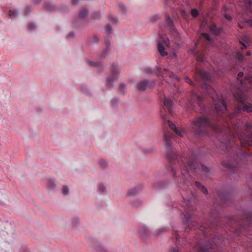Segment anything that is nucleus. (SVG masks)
<instances>
[{
  "label": "nucleus",
  "mask_w": 252,
  "mask_h": 252,
  "mask_svg": "<svg viewBox=\"0 0 252 252\" xmlns=\"http://www.w3.org/2000/svg\"><path fill=\"white\" fill-rule=\"evenodd\" d=\"M210 29L211 31L216 35H218L221 32V29L218 28L216 25H212L210 26Z\"/></svg>",
  "instance_id": "obj_19"
},
{
  "label": "nucleus",
  "mask_w": 252,
  "mask_h": 252,
  "mask_svg": "<svg viewBox=\"0 0 252 252\" xmlns=\"http://www.w3.org/2000/svg\"><path fill=\"white\" fill-rule=\"evenodd\" d=\"M33 1L34 3L38 4L40 2L41 0H33Z\"/></svg>",
  "instance_id": "obj_54"
},
{
  "label": "nucleus",
  "mask_w": 252,
  "mask_h": 252,
  "mask_svg": "<svg viewBox=\"0 0 252 252\" xmlns=\"http://www.w3.org/2000/svg\"><path fill=\"white\" fill-rule=\"evenodd\" d=\"M158 15H154L150 18V20L151 22H155L157 20H158Z\"/></svg>",
  "instance_id": "obj_41"
},
{
  "label": "nucleus",
  "mask_w": 252,
  "mask_h": 252,
  "mask_svg": "<svg viewBox=\"0 0 252 252\" xmlns=\"http://www.w3.org/2000/svg\"><path fill=\"white\" fill-rule=\"evenodd\" d=\"M119 72L118 67L116 65L112 64V75L110 78L107 79L105 85L107 86H112L114 81L116 78V75Z\"/></svg>",
  "instance_id": "obj_14"
},
{
  "label": "nucleus",
  "mask_w": 252,
  "mask_h": 252,
  "mask_svg": "<svg viewBox=\"0 0 252 252\" xmlns=\"http://www.w3.org/2000/svg\"><path fill=\"white\" fill-rule=\"evenodd\" d=\"M241 153H242L243 155L246 154V153L245 152L241 151L240 152Z\"/></svg>",
  "instance_id": "obj_57"
},
{
  "label": "nucleus",
  "mask_w": 252,
  "mask_h": 252,
  "mask_svg": "<svg viewBox=\"0 0 252 252\" xmlns=\"http://www.w3.org/2000/svg\"><path fill=\"white\" fill-rule=\"evenodd\" d=\"M222 149L228 153L230 156H231L232 153L234 154L235 157H233L234 162L229 161H223L222 165L224 167L228 168L232 172L235 173L237 171V169L240 167L239 163L236 161V158H239V156L236 153L238 150H240L238 148L237 145L232 140V141H229L226 143H222Z\"/></svg>",
  "instance_id": "obj_6"
},
{
  "label": "nucleus",
  "mask_w": 252,
  "mask_h": 252,
  "mask_svg": "<svg viewBox=\"0 0 252 252\" xmlns=\"http://www.w3.org/2000/svg\"><path fill=\"white\" fill-rule=\"evenodd\" d=\"M213 242L215 245H219L220 244V238L218 235L215 236H212Z\"/></svg>",
  "instance_id": "obj_25"
},
{
  "label": "nucleus",
  "mask_w": 252,
  "mask_h": 252,
  "mask_svg": "<svg viewBox=\"0 0 252 252\" xmlns=\"http://www.w3.org/2000/svg\"><path fill=\"white\" fill-rule=\"evenodd\" d=\"M18 15L17 12L15 10H9V16L11 17L14 18Z\"/></svg>",
  "instance_id": "obj_32"
},
{
  "label": "nucleus",
  "mask_w": 252,
  "mask_h": 252,
  "mask_svg": "<svg viewBox=\"0 0 252 252\" xmlns=\"http://www.w3.org/2000/svg\"><path fill=\"white\" fill-rule=\"evenodd\" d=\"M32 10V7L30 6H27L25 7L24 11V15L25 16L28 15Z\"/></svg>",
  "instance_id": "obj_31"
},
{
  "label": "nucleus",
  "mask_w": 252,
  "mask_h": 252,
  "mask_svg": "<svg viewBox=\"0 0 252 252\" xmlns=\"http://www.w3.org/2000/svg\"><path fill=\"white\" fill-rule=\"evenodd\" d=\"M170 252H180L177 247H172L170 249Z\"/></svg>",
  "instance_id": "obj_44"
},
{
  "label": "nucleus",
  "mask_w": 252,
  "mask_h": 252,
  "mask_svg": "<svg viewBox=\"0 0 252 252\" xmlns=\"http://www.w3.org/2000/svg\"><path fill=\"white\" fill-rule=\"evenodd\" d=\"M195 185L204 194L207 193V189L204 186H203L199 182H195Z\"/></svg>",
  "instance_id": "obj_22"
},
{
  "label": "nucleus",
  "mask_w": 252,
  "mask_h": 252,
  "mask_svg": "<svg viewBox=\"0 0 252 252\" xmlns=\"http://www.w3.org/2000/svg\"><path fill=\"white\" fill-rule=\"evenodd\" d=\"M157 74L158 76H161L163 80H166V82L170 81V83L175 84L176 82L180 80L179 78L173 72L168 69L159 67H157Z\"/></svg>",
  "instance_id": "obj_8"
},
{
  "label": "nucleus",
  "mask_w": 252,
  "mask_h": 252,
  "mask_svg": "<svg viewBox=\"0 0 252 252\" xmlns=\"http://www.w3.org/2000/svg\"><path fill=\"white\" fill-rule=\"evenodd\" d=\"M169 46V41L167 36L165 35H160L158 40V52L161 56H164L167 55V52L164 50L165 47Z\"/></svg>",
  "instance_id": "obj_9"
},
{
  "label": "nucleus",
  "mask_w": 252,
  "mask_h": 252,
  "mask_svg": "<svg viewBox=\"0 0 252 252\" xmlns=\"http://www.w3.org/2000/svg\"><path fill=\"white\" fill-rule=\"evenodd\" d=\"M192 128L197 134H207L209 129H212L217 132H221L222 129L215 120H211L208 115H203L196 117L192 122Z\"/></svg>",
  "instance_id": "obj_4"
},
{
  "label": "nucleus",
  "mask_w": 252,
  "mask_h": 252,
  "mask_svg": "<svg viewBox=\"0 0 252 252\" xmlns=\"http://www.w3.org/2000/svg\"><path fill=\"white\" fill-rule=\"evenodd\" d=\"M105 44L106 45V49H105L103 51V53L101 55V57H103L104 55V54H105L106 53V52L107 51V50H108V47H109V45H110V40H109V39L108 38H106L105 39Z\"/></svg>",
  "instance_id": "obj_27"
},
{
  "label": "nucleus",
  "mask_w": 252,
  "mask_h": 252,
  "mask_svg": "<svg viewBox=\"0 0 252 252\" xmlns=\"http://www.w3.org/2000/svg\"><path fill=\"white\" fill-rule=\"evenodd\" d=\"M174 239L176 240V243L178 244H180V237L178 235V234L175 232V234L174 235Z\"/></svg>",
  "instance_id": "obj_34"
},
{
  "label": "nucleus",
  "mask_w": 252,
  "mask_h": 252,
  "mask_svg": "<svg viewBox=\"0 0 252 252\" xmlns=\"http://www.w3.org/2000/svg\"><path fill=\"white\" fill-rule=\"evenodd\" d=\"M140 191L139 188H134L128 191V194L129 195H136Z\"/></svg>",
  "instance_id": "obj_23"
},
{
  "label": "nucleus",
  "mask_w": 252,
  "mask_h": 252,
  "mask_svg": "<svg viewBox=\"0 0 252 252\" xmlns=\"http://www.w3.org/2000/svg\"><path fill=\"white\" fill-rule=\"evenodd\" d=\"M240 81L243 90L248 91L250 89H252V76H246L245 80H240Z\"/></svg>",
  "instance_id": "obj_15"
},
{
  "label": "nucleus",
  "mask_w": 252,
  "mask_h": 252,
  "mask_svg": "<svg viewBox=\"0 0 252 252\" xmlns=\"http://www.w3.org/2000/svg\"><path fill=\"white\" fill-rule=\"evenodd\" d=\"M106 30V31H107L108 33H111L112 28H111V27L110 25H107Z\"/></svg>",
  "instance_id": "obj_45"
},
{
  "label": "nucleus",
  "mask_w": 252,
  "mask_h": 252,
  "mask_svg": "<svg viewBox=\"0 0 252 252\" xmlns=\"http://www.w3.org/2000/svg\"><path fill=\"white\" fill-rule=\"evenodd\" d=\"M183 197V199L187 202V208H186L183 213L184 216V222L187 224L186 227V230L189 228V230H195L197 228L200 231L199 233L204 237L205 240L207 238V234L209 232L210 229L213 227L214 224L216 223H218V221L215 222H211V224L207 227L202 225H199L198 223L194 222L192 220V216H193L192 210L190 208L189 205L190 204V200L194 197V195L191 192L189 196H186L184 192L181 193Z\"/></svg>",
  "instance_id": "obj_3"
},
{
  "label": "nucleus",
  "mask_w": 252,
  "mask_h": 252,
  "mask_svg": "<svg viewBox=\"0 0 252 252\" xmlns=\"http://www.w3.org/2000/svg\"><path fill=\"white\" fill-rule=\"evenodd\" d=\"M181 13H182V14L183 16H185V14H186V12L185 11L183 10L181 11Z\"/></svg>",
  "instance_id": "obj_55"
},
{
  "label": "nucleus",
  "mask_w": 252,
  "mask_h": 252,
  "mask_svg": "<svg viewBox=\"0 0 252 252\" xmlns=\"http://www.w3.org/2000/svg\"><path fill=\"white\" fill-rule=\"evenodd\" d=\"M98 187L99 190L101 192H104L105 190V188L104 186L101 184H99L98 185Z\"/></svg>",
  "instance_id": "obj_40"
},
{
  "label": "nucleus",
  "mask_w": 252,
  "mask_h": 252,
  "mask_svg": "<svg viewBox=\"0 0 252 252\" xmlns=\"http://www.w3.org/2000/svg\"><path fill=\"white\" fill-rule=\"evenodd\" d=\"M100 164L102 167H105L107 166V163L106 161L101 160L100 161Z\"/></svg>",
  "instance_id": "obj_42"
},
{
  "label": "nucleus",
  "mask_w": 252,
  "mask_h": 252,
  "mask_svg": "<svg viewBox=\"0 0 252 252\" xmlns=\"http://www.w3.org/2000/svg\"><path fill=\"white\" fill-rule=\"evenodd\" d=\"M189 103L193 107H194L195 104H197L200 108V113L206 112V107L204 105V100L202 97L197 94H194Z\"/></svg>",
  "instance_id": "obj_10"
},
{
  "label": "nucleus",
  "mask_w": 252,
  "mask_h": 252,
  "mask_svg": "<svg viewBox=\"0 0 252 252\" xmlns=\"http://www.w3.org/2000/svg\"><path fill=\"white\" fill-rule=\"evenodd\" d=\"M191 14L194 17H196L198 15V11L196 9H192L191 10Z\"/></svg>",
  "instance_id": "obj_35"
},
{
  "label": "nucleus",
  "mask_w": 252,
  "mask_h": 252,
  "mask_svg": "<svg viewBox=\"0 0 252 252\" xmlns=\"http://www.w3.org/2000/svg\"><path fill=\"white\" fill-rule=\"evenodd\" d=\"M211 216L212 217H214L213 216V214H212V213H211Z\"/></svg>",
  "instance_id": "obj_58"
},
{
  "label": "nucleus",
  "mask_w": 252,
  "mask_h": 252,
  "mask_svg": "<svg viewBox=\"0 0 252 252\" xmlns=\"http://www.w3.org/2000/svg\"><path fill=\"white\" fill-rule=\"evenodd\" d=\"M244 222L249 224H252V213L245 214L242 220H238L235 217H232L229 220V223L231 225L234 224L235 226L237 228L234 229L235 233H239L242 230L246 229Z\"/></svg>",
  "instance_id": "obj_7"
},
{
  "label": "nucleus",
  "mask_w": 252,
  "mask_h": 252,
  "mask_svg": "<svg viewBox=\"0 0 252 252\" xmlns=\"http://www.w3.org/2000/svg\"><path fill=\"white\" fill-rule=\"evenodd\" d=\"M88 64H89L91 66H95L98 67L99 70H101L102 68L101 64L100 63L98 62H88Z\"/></svg>",
  "instance_id": "obj_26"
},
{
  "label": "nucleus",
  "mask_w": 252,
  "mask_h": 252,
  "mask_svg": "<svg viewBox=\"0 0 252 252\" xmlns=\"http://www.w3.org/2000/svg\"><path fill=\"white\" fill-rule=\"evenodd\" d=\"M239 42L242 45L241 49H243L244 48H246V44H249L250 43V39L249 36L246 35H244L243 36Z\"/></svg>",
  "instance_id": "obj_18"
},
{
  "label": "nucleus",
  "mask_w": 252,
  "mask_h": 252,
  "mask_svg": "<svg viewBox=\"0 0 252 252\" xmlns=\"http://www.w3.org/2000/svg\"><path fill=\"white\" fill-rule=\"evenodd\" d=\"M126 88V85L124 84H121L119 85V88L121 90H123Z\"/></svg>",
  "instance_id": "obj_51"
},
{
  "label": "nucleus",
  "mask_w": 252,
  "mask_h": 252,
  "mask_svg": "<svg viewBox=\"0 0 252 252\" xmlns=\"http://www.w3.org/2000/svg\"><path fill=\"white\" fill-rule=\"evenodd\" d=\"M185 81L187 83L191 85H194L193 82L190 78H189V77H186L185 78Z\"/></svg>",
  "instance_id": "obj_39"
},
{
  "label": "nucleus",
  "mask_w": 252,
  "mask_h": 252,
  "mask_svg": "<svg viewBox=\"0 0 252 252\" xmlns=\"http://www.w3.org/2000/svg\"><path fill=\"white\" fill-rule=\"evenodd\" d=\"M99 16H100L99 12H95V13L94 14V15L93 16V18L94 19H96V18H98L99 17Z\"/></svg>",
  "instance_id": "obj_47"
},
{
  "label": "nucleus",
  "mask_w": 252,
  "mask_h": 252,
  "mask_svg": "<svg viewBox=\"0 0 252 252\" xmlns=\"http://www.w3.org/2000/svg\"><path fill=\"white\" fill-rule=\"evenodd\" d=\"M28 27L30 30H33L35 28V25L33 23H29Z\"/></svg>",
  "instance_id": "obj_43"
},
{
  "label": "nucleus",
  "mask_w": 252,
  "mask_h": 252,
  "mask_svg": "<svg viewBox=\"0 0 252 252\" xmlns=\"http://www.w3.org/2000/svg\"><path fill=\"white\" fill-rule=\"evenodd\" d=\"M218 196L220 199L221 203L222 204H225L228 199V195L227 194H218Z\"/></svg>",
  "instance_id": "obj_24"
},
{
  "label": "nucleus",
  "mask_w": 252,
  "mask_h": 252,
  "mask_svg": "<svg viewBox=\"0 0 252 252\" xmlns=\"http://www.w3.org/2000/svg\"><path fill=\"white\" fill-rule=\"evenodd\" d=\"M173 134L167 129L164 130V139L167 147L166 156L169 161L168 171L171 172L174 177L180 176L177 170H180L181 177L184 180V184L188 187L191 185V179L198 167L197 156L194 152H190L186 156L179 155L177 151L172 147L171 139Z\"/></svg>",
  "instance_id": "obj_2"
},
{
  "label": "nucleus",
  "mask_w": 252,
  "mask_h": 252,
  "mask_svg": "<svg viewBox=\"0 0 252 252\" xmlns=\"http://www.w3.org/2000/svg\"><path fill=\"white\" fill-rule=\"evenodd\" d=\"M251 55V52L250 51H247L246 53L247 56H250Z\"/></svg>",
  "instance_id": "obj_56"
},
{
  "label": "nucleus",
  "mask_w": 252,
  "mask_h": 252,
  "mask_svg": "<svg viewBox=\"0 0 252 252\" xmlns=\"http://www.w3.org/2000/svg\"><path fill=\"white\" fill-rule=\"evenodd\" d=\"M119 7L120 10H121L122 12H124L125 10V6L123 4H120L119 5Z\"/></svg>",
  "instance_id": "obj_46"
},
{
  "label": "nucleus",
  "mask_w": 252,
  "mask_h": 252,
  "mask_svg": "<svg viewBox=\"0 0 252 252\" xmlns=\"http://www.w3.org/2000/svg\"><path fill=\"white\" fill-rule=\"evenodd\" d=\"M246 24L252 27V20L246 18H242V21L238 23V26L240 28L243 29Z\"/></svg>",
  "instance_id": "obj_17"
},
{
  "label": "nucleus",
  "mask_w": 252,
  "mask_h": 252,
  "mask_svg": "<svg viewBox=\"0 0 252 252\" xmlns=\"http://www.w3.org/2000/svg\"><path fill=\"white\" fill-rule=\"evenodd\" d=\"M210 72L212 73L216 74L217 75L220 76L222 72L221 70V68L220 65H216L214 64V66L211 65V68L209 69Z\"/></svg>",
  "instance_id": "obj_16"
},
{
  "label": "nucleus",
  "mask_w": 252,
  "mask_h": 252,
  "mask_svg": "<svg viewBox=\"0 0 252 252\" xmlns=\"http://www.w3.org/2000/svg\"><path fill=\"white\" fill-rule=\"evenodd\" d=\"M236 57L239 61H242L244 58V54L241 51H238L236 53Z\"/></svg>",
  "instance_id": "obj_29"
},
{
  "label": "nucleus",
  "mask_w": 252,
  "mask_h": 252,
  "mask_svg": "<svg viewBox=\"0 0 252 252\" xmlns=\"http://www.w3.org/2000/svg\"><path fill=\"white\" fill-rule=\"evenodd\" d=\"M111 20L112 22H113V23H116L117 21V19L114 17H111Z\"/></svg>",
  "instance_id": "obj_53"
},
{
  "label": "nucleus",
  "mask_w": 252,
  "mask_h": 252,
  "mask_svg": "<svg viewBox=\"0 0 252 252\" xmlns=\"http://www.w3.org/2000/svg\"><path fill=\"white\" fill-rule=\"evenodd\" d=\"M244 76V73L243 72H240L238 74L237 79L238 80L240 79Z\"/></svg>",
  "instance_id": "obj_48"
},
{
  "label": "nucleus",
  "mask_w": 252,
  "mask_h": 252,
  "mask_svg": "<svg viewBox=\"0 0 252 252\" xmlns=\"http://www.w3.org/2000/svg\"><path fill=\"white\" fill-rule=\"evenodd\" d=\"M239 5L245 10V12L252 14V0H239Z\"/></svg>",
  "instance_id": "obj_13"
},
{
  "label": "nucleus",
  "mask_w": 252,
  "mask_h": 252,
  "mask_svg": "<svg viewBox=\"0 0 252 252\" xmlns=\"http://www.w3.org/2000/svg\"><path fill=\"white\" fill-rule=\"evenodd\" d=\"M69 192V189L66 186H64L62 189V193L64 195H67Z\"/></svg>",
  "instance_id": "obj_33"
},
{
  "label": "nucleus",
  "mask_w": 252,
  "mask_h": 252,
  "mask_svg": "<svg viewBox=\"0 0 252 252\" xmlns=\"http://www.w3.org/2000/svg\"><path fill=\"white\" fill-rule=\"evenodd\" d=\"M203 89L210 95L215 105V111L218 117L223 114L227 117L232 125V129L229 126L230 135L234 139H238L240 141L242 147L252 146V132L249 131L252 128V125L247 123L244 124L239 120H237V114L242 110L247 112L252 111V105L248 101L247 96L241 90H238L234 94V96L237 101L235 106V111L233 113L227 112L226 104L221 96L220 97L216 91L209 85L204 83L202 85Z\"/></svg>",
  "instance_id": "obj_1"
},
{
  "label": "nucleus",
  "mask_w": 252,
  "mask_h": 252,
  "mask_svg": "<svg viewBox=\"0 0 252 252\" xmlns=\"http://www.w3.org/2000/svg\"><path fill=\"white\" fill-rule=\"evenodd\" d=\"M88 11L85 9H82L79 13V18L81 20L84 19L88 15Z\"/></svg>",
  "instance_id": "obj_21"
},
{
  "label": "nucleus",
  "mask_w": 252,
  "mask_h": 252,
  "mask_svg": "<svg viewBox=\"0 0 252 252\" xmlns=\"http://www.w3.org/2000/svg\"><path fill=\"white\" fill-rule=\"evenodd\" d=\"M163 103L165 108L160 110V114L164 122V125L169 126L177 135L182 136V133L184 132V130L183 129L179 130L175 124L169 119L171 117L173 116L174 113L172 100L170 98L164 97Z\"/></svg>",
  "instance_id": "obj_5"
},
{
  "label": "nucleus",
  "mask_w": 252,
  "mask_h": 252,
  "mask_svg": "<svg viewBox=\"0 0 252 252\" xmlns=\"http://www.w3.org/2000/svg\"><path fill=\"white\" fill-rule=\"evenodd\" d=\"M196 58L198 62H204L205 61L204 55L203 53L198 54Z\"/></svg>",
  "instance_id": "obj_28"
},
{
  "label": "nucleus",
  "mask_w": 252,
  "mask_h": 252,
  "mask_svg": "<svg viewBox=\"0 0 252 252\" xmlns=\"http://www.w3.org/2000/svg\"><path fill=\"white\" fill-rule=\"evenodd\" d=\"M201 36L202 38L205 39L206 41L208 43H210L211 42V38L209 36V35L207 33H202Z\"/></svg>",
  "instance_id": "obj_30"
},
{
  "label": "nucleus",
  "mask_w": 252,
  "mask_h": 252,
  "mask_svg": "<svg viewBox=\"0 0 252 252\" xmlns=\"http://www.w3.org/2000/svg\"><path fill=\"white\" fill-rule=\"evenodd\" d=\"M74 36V33L72 32H71L68 34L67 36V37H73Z\"/></svg>",
  "instance_id": "obj_52"
},
{
  "label": "nucleus",
  "mask_w": 252,
  "mask_h": 252,
  "mask_svg": "<svg viewBox=\"0 0 252 252\" xmlns=\"http://www.w3.org/2000/svg\"><path fill=\"white\" fill-rule=\"evenodd\" d=\"M45 7L48 10H51L52 8V6L49 5L48 4L45 3Z\"/></svg>",
  "instance_id": "obj_49"
},
{
  "label": "nucleus",
  "mask_w": 252,
  "mask_h": 252,
  "mask_svg": "<svg viewBox=\"0 0 252 252\" xmlns=\"http://www.w3.org/2000/svg\"><path fill=\"white\" fill-rule=\"evenodd\" d=\"M89 40H91L90 42H97L98 40V37L97 35H94L92 38H90Z\"/></svg>",
  "instance_id": "obj_38"
},
{
  "label": "nucleus",
  "mask_w": 252,
  "mask_h": 252,
  "mask_svg": "<svg viewBox=\"0 0 252 252\" xmlns=\"http://www.w3.org/2000/svg\"><path fill=\"white\" fill-rule=\"evenodd\" d=\"M155 85L154 81H148L144 80L139 82L136 85L137 89L139 91H144L147 87L153 88Z\"/></svg>",
  "instance_id": "obj_11"
},
{
  "label": "nucleus",
  "mask_w": 252,
  "mask_h": 252,
  "mask_svg": "<svg viewBox=\"0 0 252 252\" xmlns=\"http://www.w3.org/2000/svg\"><path fill=\"white\" fill-rule=\"evenodd\" d=\"M166 21L167 25L171 28L172 30L176 33V31L174 30L173 22L170 17L168 15L166 17Z\"/></svg>",
  "instance_id": "obj_20"
},
{
  "label": "nucleus",
  "mask_w": 252,
  "mask_h": 252,
  "mask_svg": "<svg viewBox=\"0 0 252 252\" xmlns=\"http://www.w3.org/2000/svg\"><path fill=\"white\" fill-rule=\"evenodd\" d=\"M201 170L205 173H208L210 171V169L207 167L203 164L201 165Z\"/></svg>",
  "instance_id": "obj_36"
},
{
  "label": "nucleus",
  "mask_w": 252,
  "mask_h": 252,
  "mask_svg": "<svg viewBox=\"0 0 252 252\" xmlns=\"http://www.w3.org/2000/svg\"><path fill=\"white\" fill-rule=\"evenodd\" d=\"M224 17L226 19L228 20L229 21L231 20L232 18L230 15L226 14L224 15Z\"/></svg>",
  "instance_id": "obj_50"
},
{
  "label": "nucleus",
  "mask_w": 252,
  "mask_h": 252,
  "mask_svg": "<svg viewBox=\"0 0 252 252\" xmlns=\"http://www.w3.org/2000/svg\"><path fill=\"white\" fill-rule=\"evenodd\" d=\"M48 186L50 188H53L55 186V182L52 180H50L48 181Z\"/></svg>",
  "instance_id": "obj_37"
},
{
  "label": "nucleus",
  "mask_w": 252,
  "mask_h": 252,
  "mask_svg": "<svg viewBox=\"0 0 252 252\" xmlns=\"http://www.w3.org/2000/svg\"><path fill=\"white\" fill-rule=\"evenodd\" d=\"M195 78L196 81L198 79H201L203 81L210 80L211 77L210 73L203 70L196 69Z\"/></svg>",
  "instance_id": "obj_12"
}]
</instances>
